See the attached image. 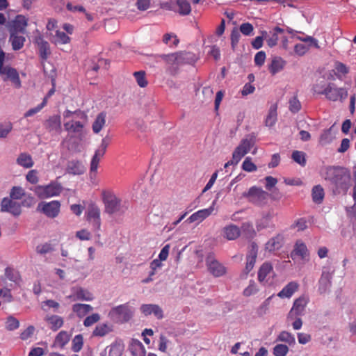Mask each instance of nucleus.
Listing matches in <instances>:
<instances>
[{"mask_svg": "<svg viewBox=\"0 0 356 356\" xmlns=\"http://www.w3.org/2000/svg\"><path fill=\"white\" fill-rule=\"evenodd\" d=\"M275 216V214L273 210L263 212L261 218L256 222L257 231L259 232L267 228L275 229V225L273 222V218Z\"/></svg>", "mask_w": 356, "mask_h": 356, "instance_id": "nucleus-11", "label": "nucleus"}, {"mask_svg": "<svg viewBox=\"0 0 356 356\" xmlns=\"http://www.w3.org/2000/svg\"><path fill=\"white\" fill-rule=\"evenodd\" d=\"M292 159L301 166L306 165L305 154L303 152L296 150L292 153Z\"/></svg>", "mask_w": 356, "mask_h": 356, "instance_id": "nucleus-50", "label": "nucleus"}, {"mask_svg": "<svg viewBox=\"0 0 356 356\" xmlns=\"http://www.w3.org/2000/svg\"><path fill=\"white\" fill-rule=\"evenodd\" d=\"M105 149L106 147L102 144V147L96 150L94 156L92 158L90 169V178L92 182V180L95 178L96 176L99 162L105 153Z\"/></svg>", "mask_w": 356, "mask_h": 356, "instance_id": "nucleus-17", "label": "nucleus"}, {"mask_svg": "<svg viewBox=\"0 0 356 356\" xmlns=\"http://www.w3.org/2000/svg\"><path fill=\"white\" fill-rule=\"evenodd\" d=\"M124 350V345L122 340H116L113 344V356H121Z\"/></svg>", "mask_w": 356, "mask_h": 356, "instance_id": "nucleus-53", "label": "nucleus"}, {"mask_svg": "<svg viewBox=\"0 0 356 356\" xmlns=\"http://www.w3.org/2000/svg\"><path fill=\"white\" fill-rule=\"evenodd\" d=\"M63 116L65 118H69L73 117L74 118H80L83 120H85L86 119V115H85V113H83V112H81L80 111H76L74 112H72L69 110H67L63 113Z\"/></svg>", "mask_w": 356, "mask_h": 356, "instance_id": "nucleus-62", "label": "nucleus"}, {"mask_svg": "<svg viewBox=\"0 0 356 356\" xmlns=\"http://www.w3.org/2000/svg\"><path fill=\"white\" fill-rule=\"evenodd\" d=\"M19 327V321L15 317L10 316L6 321V328L9 331L17 330Z\"/></svg>", "mask_w": 356, "mask_h": 356, "instance_id": "nucleus-51", "label": "nucleus"}, {"mask_svg": "<svg viewBox=\"0 0 356 356\" xmlns=\"http://www.w3.org/2000/svg\"><path fill=\"white\" fill-rule=\"evenodd\" d=\"M28 25V20L26 17L19 15L16 16L8 26L9 33H26V28Z\"/></svg>", "mask_w": 356, "mask_h": 356, "instance_id": "nucleus-12", "label": "nucleus"}, {"mask_svg": "<svg viewBox=\"0 0 356 356\" xmlns=\"http://www.w3.org/2000/svg\"><path fill=\"white\" fill-rule=\"evenodd\" d=\"M175 13L180 15H188L191 12V6L187 0H175Z\"/></svg>", "mask_w": 356, "mask_h": 356, "instance_id": "nucleus-30", "label": "nucleus"}, {"mask_svg": "<svg viewBox=\"0 0 356 356\" xmlns=\"http://www.w3.org/2000/svg\"><path fill=\"white\" fill-rule=\"evenodd\" d=\"M127 209V206L126 202L116 196L113 195V218L114 216H121Z\"/></svg>", "mask_w": 356, "mask_h": 356, "instance_id": "nucleus-27", "label": "nucleus"}, {"mask_svg": "<svg viewBox=\"0 0 356 356\" xmlns=\"http://www.w3.org/2000/svg\"><path fill=\"white\" fill-rule=\"evenodd\" d=\"M206 265L209 272L214 277H221L226 273V268L216 259L213 253L207 256Z\"/></svg>", "mask_w": 356, "mask_h": 356, "instance_id": "nucleus-8", "label": "nucleus"}, {"mask_svg": "<svg viewBox=\"0 0 356 356\" xmlns=\"http://www.w3.org/2000/svg\"><path fill=\"white\" fill-rule=\"evenodd\" d=\"M163 42L170 47H175L178 45L179 40L174 33H165L163 35Z\"/></svg>", "mask_w": 356, "mask_h": 356, "instance_id": "nucleus-39", "label": "nucleus"}, {"mask_svg": "<svg viewBox=\"0 0 356 356\" xmlns=\"http://www.w3.org/2000/svg\"><path fill=\"white\" fill-rule=\"evenodd\" d=\"M308 302L309 298L304 296L296 299L293 302L292 308L288 314V320H293L298 316L303 315Z\"/></svg>", "mask_w": 356, "mask_h": 356, "instance_id": "nucleus-10", "label": "nucleus"}, {"mask_svg": "<svg viewBox=\"0 0 356 356\" xmlns=\"http://www.w3.org/2000/svg\"><path fill=\"white\" fill-rule=\"evenodd\" d=\"M74 299L88 301L91 300L92 299V296L87 290L80 288L75 292Z\"/></svg>", "mask_w": 356, "mask_h": 356, "instance_id": "nucleus-46", "label": "nucleus"}, {"mask_svg": "<svg viewBox=\"0 0 356 356\" xmlns=\"http://www.w3.org/2000/svg\"><path fill=\"white\" fill-rule=\"evenodd\" d=\"M327 179L334 184L337 188L346 191L350 186V172L345 168H330L327 170Z\"/></svg>", "mask_w": 356, "mask_h": 356, "instance_id": "nucleus-1", "label": "nucleus"}, {"mask_svg": "<svg viewBox=\"0 0 356 356\" xmlns=\"http://www.w3.org/2000/svg\"><path fill=\"white\" fill-rule=\"evenodd\" d=\"M45 321L48 323L49 327L53 331L58 330L63 325V318L57 315L47 316Z\"/></svg>", "mask_w": 356, "mask_h": 356, "instance_id": "nucleus-32", "label": "nucleus"}, {"mask_svg": "<svg viewBox=\"0 0 356 356\" xmlns=\"http://www.w3.org/2000/svg\"><path fill=\"white\" fill-rule=\"evenodd\" d=\"M24 195V190L19 186H14L11 189L10 196L11 199L19 200Z\"/></svg>", "mask_w": 356, "mask_h": 356, "instance_id": "nucleus-60", "label": "nucleus"}, {"mask_svg": "<svg viewBox=\"0 0 356 356\" xmlns=\"http://www.w3.org/2000/svg\"><path fill=\"white\" fill-rule=\"evenodd\" d=\"M105 124V115L103 113H100L97 115L95 121L92 124V130L95 133H99L102 129Z\"/></svg>", "mask_w": 356, "mask_h": 356, "instance_id": "nucleus-45", "label": "nucleus"}, {"mask_svg": "<svg viewBox=\"0 0 356 356\" xmlns=\"http://www.w3.org/2000/svg\"><path fill=\"white\" fill-rule=\"evenodd\" d=\"M241 35L239 31L237 29L234 28L232 31L230 35L231 44L233 49H234L236 45L238 44Z\"/></svg>", "mask_w": 356, "mask_h": 356, "instance_id": "nucleus-64", "label": "nucleus"}, {"mask_svg": "<svg viewBox=\"0 0 356 356\" xmlns=\"http://www.w3.org/2000/svg\"><path fill=\"white\" fill-rule=\"evenodd\" d=\"M37 209L48 218H54L60 213V203L58 200H53L49 202H42L39 203Z\"/></svg>", "mask_w": 356, "mask_h": 356, "instance_id": "nucleus-9", "label": "nucleus"}, {"mask_svg": "<svg viewBox=\"0 0 356 356\" xmlns=\"http://www.w3.org/2000/svg\"><path fill=\"white\" fill-rule=\"evenodd\" d=\"M134 313V309L128 303L113 308V321L116 323H124L129 321Z\"/></svg>", "mask_w": 356, "mask_h": 356, "instance_id": "nucleus-5", "label": "nucleus"}, {"mask_svg": "<svg viewBox=\"0 0 356 356\" xmlns=\"http://www.w3.org/2000/svg\"><path fill=\"white\" fill-rule=\"evenodd\" d=\"M289 352V348L284 344H277L273 348L275 356H286Z\"/></svg>", "mask_w": 356, "mask_h": 356, "instance_id": "nucleus-59", "label": "nucleus"}, {"mask_svg": "<svg viewBox=\"0 0 356 356\" xmlns=\"http://www.w3.org/2000/svg\"><path fill=\"white\" fill-rule=\"evenodd\" d=\"M5 275L10 281L17 284L19 283L21 280L19 273L12 268L7 267L6 268Z\"/></svg>", "mask_w": 356, "mask_h": 356, "instance_id": "nucleus-38", "label": "nucleus"}, {"mask_svg": "<svg viewBox=\"0 0 356 356\" xmlns=\"http://www.w3.org/2000/svg\"><path fill=\"white\" fill-rule=\"evenodd\" d=\"M65 128L67 131H71L73 132H79L81 131L83 124L82 122L75 121L74 119L70 121L65 123Z\"/></svg>", "mask_w": 356, "mask_h": 356, "instance_id": "nucleus-40", "label": "nucleus"}, {"mask_svg": "<svg viewBox=\"0 0 356 356\" xmlns=\"http://www.w3.org/2000/svg\"><path fill=\"white\" fill-rule=\"evenodd\" d=\"M247 238H253L256 235V232L252 225L250 222H244L241 226V230Z\"/></svg>", "mask_w": 356, "mask_h": 356, "instance_id": "nucleus-43", "label": "nucleus"}, {"mask_svg": "<svg viewBox=\"0 0 356 356\" xmlns=\"http://www.w3.org/2000/svg\"><path fill=\"white\" fill-rule=\"evenodd\" d=\"M331 280V273L328 271H323L318 281V291L321 294H324L330 290L332 285Z\"/></svg>", "mask_w": 356, "mask_h": 356, "instance_id": "nucleus-19", "label": "nucleus"}, {"mask_svg": "<svg viewBox=\"0 0 356 356\" xmlns=\"http://www.w3.org/2000/svg\"><path fill=\"white\" fill-rule=\"evenodd\" d=\"M289 109L293 113H296L301 109L302 106L298 99L297 95L289 99Z\"/></svg>", "mask_w": 356, "mask_h": 356, "instance_id": "nucleus-44", "label": "nucleus"}, {"mask_svg": "<svg viewBox=\"0 0 356 356\" xmlns=\"http://www.w3.org/2000/svg\"><path fill=\"white\" fill-rule=\"evenodd\" d=\"M259 291V288L257 284L253 280H250L249 285L243 290V294L245 297H249L252 295L256 294Z\"/></svg>", "mask_w": 356, "mask_h": 356, "instance_id": "nucleus-48", "label": "nucleus"}, {"mask_svg": "<svg viewBox=\"0 0 356 356\" xmlns=\"http://www.w3.org/2000/svg\"><path fill=\"white\" fill-rule=\"evenodd\" d=\"M277 341L286 342L289 345L294 344L296 342L294 336L286 331L281 332L277 338Z\"/></svg>", "mask_w": 356, "mask_h": 356, "instance_id": "nucleus-42", "label": "nucleus"}, {"mask_svg": "<svg viewBox=\"0 0 356 356\" xmlns=\"http://www.w3.org/2000/svg\"><path fill=\"white\" fill-rule=\"evenodd\" d=\"M283 242L284 236L281 234H277L267 241L265 245V248L268 252L280 250L282 247Z\"/></svg>", "mask_w": 356, "mask_h": 356, "instance_id": "nucleus-22", "label": "nucleus"}, {"mask_svg": "<svg viewBox=\"0 0 356 356\" xmlns=\"http://www.w3.org/2000/svg\"><path fill=\"white\" fill-rule=\"evenodd\" d=\"M1 210L3 212H8L17 216L21 213V205L11 198L4 197L1 203Z\"/></svg>", "mask_w": 356, "mask_h": 356, "instance_id": "nucleus-13", "label": "nucleus"}, {"mask_svg": "<svg viewBox=\"0 0 356 356\" xmlns=\"http://www.w3.org/2000/svg\"><path fill=\"white\" fill-rule=\"evenodd\" d=\"M70 339V334L68 332L65 331H61L56 337L54 342L55 345L63 348L69 342Z\"/></svg>", "mask_w": 356, "mask_h": 356, "instance_id": "nucleus-37", "label": "nucleus"}, {"mask_svg": "<svg viewBox=\"0 0 356 356\" xmlns=\"http://www.w3.org/2000/svg\"><path fill=\"white\" fill-rule=\"evenodd\" d=\"M248 201L256 206L262 207L267 202L268 193L260 188L252 186L248 192L243 193Z\"/></svg>", "mask_w": 356, "mask_h": 356, "instance_id": "nucleus-3", "label": "nucleus"}, {"mask_svg": "<svg viewBox=\"0 0 356 356\" xmlns=\"http://www.w3.org/2000/svg\"><path fill=\"white\" fill-rule=\"evenodd\" d=\"M83 340L81 334H77L72 340V350L74 352H79L83 347Z\"/></svg>", "mask_w": 356, "mask_h": 356, "instance_id": "nucleus-56", "label": "nucleus"}, {"mask_svg": "<svg viewBox=\"0 0 356 356\" xmlns=\"http://www.w3.org/2000/svg\"><path fill=\"white\" fill-rule=\"evenodd\" d=\"M222 232L224 237L229 241L236 240L241 234V229L234 224H229L225 226Z\"/></svg>", "mask_w": 356, "mask_h": 356, "instance_id": "nucleus-24", "label": "nucleus"}, {"mask_svg": "<svg viewBox=\"0 0 356 356\" xmlns=\"http://www.w3.org/2000/svg\"><path fill=\"white\" fill-rule=\"evenodd\" d=\"M47 97H44L41 104L27 111L24 114L25 117H31L40 111L47 104Z\"/></svg>", "mask_w": 356, "mask_h": 356, "instance_id": "nucleus-54", "label": "nucleus"}, {"mask_svg": "<svg viewBox=\"0 0 356 356\" xmlns=\"http://www.w3.org/2000/svg\"><path fill=\"white\" fill-rule=\"evenodd\" d=\"M168 67L166 71L171 75H175L178 70V67L188 63L191 58V54L188 52H177L170 54H163L161 56Z\"/></svg>", "mask_w": 356, "mask_h": 356, "instance_id": "nucleus-2", "label": "nucleus"}, {"mask_svg": "<svg viewBox=\"0 0 356 356\" xmlns=\"http://www.w3.org/2000/svg\"><path fill=\"white\" fill-rule=\"evenodd\" d=\"M110 329L106 324L98 325L93 331V335L97 337H103L108 333Z\"/></svg>", "mask_w": 356, "mask_h": 356, "instance_id": "nucleus-55", "label": "nucleus"}, {"mask_svg": "<svg viewBox=\"0 0 356 356\" xmlns=\"http://www.w3.org/2000/svg\"><path fill=\"white\" fill-rule=\"evenodd\" d=\"M134 76L138 85L141 88H145L147 86L148 82L145 77V72L144 71L135 72Z\"/></svg>", "mask_w": 356, "mask_h": 356, "instance_id": "nucleus-47", "label": "nucleus"}, {"mask_svg": "<svg viewBox=\"0 0 356 356\" xmlns=\"http://www.w3.org/2000/svg\"><path fill=\"white\" fill-rule=\"evenodd\" d=\"M321 94L332 102H343L348 97V90L345 88H338L336 84L329 83Z\"/></svg>", "mask_w": 356, "mask_h": 356, "instance_id": "nucleus-4", "label": "nucleus"}, {"mask_svg": "<svg viewBox=\"0 0 356 356\" xmlns=\"http://www.w3.org/2000/svg\"><path fill=\"white\" fill-rule=\"evenodd\" d=\"M0 75L4 81H11L17 87L21 85L19 74L17 70L10 66H1Z\"/></svg>", "mask_w": 356, "mask_h": 356, "instance_id": "nucleus-14", "label": "nucleus"}, {"mask_svg": "<svg viewBox=\"0 0 356 356\" xmlns=\"http://www.w3.org/2000/svg\"><path fill=\"white\" fill-rule=\"evenodd\" d=\"M277 120V113L276 108H270L268 113V115L266 119V125L268 127H272L275 124Z\"/></svg>", "mask_w": 356, "mask_h": 356, "instance_id": "nucleus-63", "label": "nucleus"}, {"mask_svg": "<svg viewBox=\"0 0 356 356\" xmlns=\"http://www.w3.org/2000/svg\"><path fill=\"white\" fill-rule=\"evenodd\" d=\"M286 63V62L282 57L275 56L268 65V70L272 75H275L284 68Z\"/></svg>", "mask_w": 356, "mask_h": 356, "instance_id": "nucleus-25", "label": "nucleus"}, {"mask_svg": "<svg viewBox=\"0 0 356 356\" xmlns=\"http://www.w3.org/2000/svg\"><path fill=\"white\" fill-rule=\"evenodd\" d=\"M92 310V307L87 304H74L72 305V312L79 318H83Z\"/></svg>", "mask_w": 356, "mask_h": 356, "instance_id": "nucleus-33", "label": "nucleus"}, {"mask_svg": "<svg viewBox=\"0 0 356 356\" xmlns=\"http://www.w3.org/2000/svg\"><path fill=\"white\" fill-rule=\"evenodd\" d=\"M129 350L132 356H145L146 351L143 343L136 339H132Z\"/></svg>", "mask_w": 356, "mask_h": 356, "instance_id": "nucleus-28", "label": "nucleus"}, {"mask_svg": "<svg viewBox=\"0 0 356 356\" xmlns=\"http://www.w3.org/2000/svg\"><path fill=\"white\" fill-rule=\"evenodd\" d=\"M34 42L38 47L40 58L44 60H47L51 54L50 45L48 42L44 40L43 36L39 33L35 37Z\"/></svg>", "mask_w": 356, "mask_h": 356, "instance_id": "nucleus-15", "label": "nucleus"}, {"mask_svg": "<svg viewBox=\"0 0 356 356\" xmlns=\"http://www.w3.org/2000/svg\"><path fill=\"white\" fill-rule=\"evenodd\" d=\"M86 218L95 229L100 227V211L94 204H90L88 207Z\"/></svg>", "mask_w": 356, "mask_h": 356, "instance_id": "nucleus-16", "label": "nucleus"}, {"mask_svg": "<svg viewBox=\"0 0 356 356\" xmlns=\"http://www.w3.org/2000/svg\"><path fill=\"white\" fill-rule=\"evenodd\" d=\"M333 137L330 129L325 130L321 135L319 142L322 145H325L332 141Z\"/></svg>", "mask_w": 356, "mask_h": 356, "instance_id": "nucleus-61", "label": "nucleus"}, {"mask_svg": "<svg viewBox=\"0 0 356 356\" xmlns=\"http://www.w3.org/2000/svg\"><path fill=\"white\" fill-rule=\"evenodd\" d=\"M60 117L53 115L45 122L44 126L50 131H58L60 129Z\"/></svg>", "mask_w": 356, "mask_h": 356, "instance_id": "nucleus-36", "label": "nucleus"}, {"mask_svg": "<svg viewBox=\"0 0 356 356\" xmlns=\"http://www.w3.org/2000/svg\"><path fill=\"white\" fill-rule=\"evenodd\" d=\"M258 247L255 243H252L246 257L245 273H249L253 268L257 257Z\"/></svg>", "mask_w": 356, "mask_h": 356, "instance_id": "nucleus-18", "label": "nucleus"}, {"mask_svg": "<svg viewBox=\"0 0 356 356\" xmlns=\"http://www.w3.org/2000/svg\"><path fill=\"white\" fill-rule=\"evenodd\" d=\"M262 35L256 37L252 42L251 44L255 49H259L263 46V41L264 38H266L268 35L266 31L261 32Z\"/></svg>", "mask_w": 356, "mask_h": 356, "instance_id": "nucleus-58", "label": "nucleus"}, {"mask_svg": "<svg viewBox=\"0 0 356 356\" xmlns=\"http://www.w3.org/2000/svg\"><path fill=\"white\" fill-rule=\"evenodd\" d=\"M274 275L272 264L269 262H264L258 270V281L264 286H270L273 284Z\"/></svg>", "mask_w": 356, "mask_h": 356, "instance_id": "nucleus-7", "label": "nucleus"}, {"mask_svg": "<svg viewBox=\"0 0 356 356\" xmlns=\"http://www.w3.org/2000/svg\"><path fill=\"white\" fill-rule=\"evenodd\" d=\"M16 161L19 165L25 168H31L34 164L31 156L26 152L21 153Z\"/></svg>", "mask_w": 356, "mask_h": 356, "instance_id": "nucleus-34", "label": "nucleus"}, {"mask_svg": "<svg viewBox=\"0 0 356 356\" xmlns=\"http://www.w3.org/2000/svg\"><path fill=\"white\" fill-rule=\"evenodd\" d=\"M13 129V124L10 122L0 124V138H5Z\"/></svg>", "mask_w": 356, "mask_h": 356, "instance_id": "nucleus-57", "label": "nucleus"}, {"mask_svg": "<svg viewBox=\"0 0 356 356\" xmlns=\"http://www.w3.org/2000/svg\"><path fill=\"white\" fill-rule=\"evenodd\" d=\"M254 141L252 138L243 139L237 146L245 154H248L253 147Z\"/></svg>", "mask_w": 356, "mask_h": 356, "instance_id": "nucleus-41", "label": "nucleus"}, {"mask_svg": "<svg viewBox=\"0 0 356 356\" xmlns=\"http://www.w3.org/2000/svg\"><path fill=\"white\" fill-rule=\"evenodd\" d=\"M293 252L296 255L300 256L304 259L307 253V248L304 243L297 242L295 245Z\"/></svg>", "mask_w": 356, "mask_h": 356, "instance_id": "nucleus-49", "label": "nucleus"}, {"mask_svg": "<svg viewBox=\"0 0 356 356\" xmlns=\"http://www.w3.org/2000/svg\"><path fill=\"white\" fill-rule=\"evenodd\" d=\"M66 170L68 173L74 175H82L86 171V167L81 161L72 160L68 162Z\"/></svg>", "mask_w": 356, "mask_h": 356, "instance_id": "nucleus-26", "label": "nucleus"}, {"mask_svg": "<svg viewBox=\"0 0 356 356\" xmlns=\"http://www.w3.org/2000/svg\"><path fill=\"white\" fill-rule=\"evenodd\" d=\"M214 208L213 206L207 208L199 210L193 213L186 220L188 223H191L195 221L202 222L205 218L209 217L213 211Z\"/></svg>", "mask_w": 356, "mask_h": 356, "instance_id": "nucleus-21", "label": "nucleus"}, {"mask_svg": "<svg viewBox=\"0 0 356 356\" xmlns=\"http://www.w3.org/2000/svg\"><path fill=\"white\" fill-rule=\"evenodd\" d=\"M242 169L244 171L251 172H254L257 170V165L252 161V159L250 157H246L243 162Z\"/></svg>", "mask_w": 356, "mask_h": 356, "instance_id": "nucleus-52", "label": "nucleus"}, {"mask_svg": "<svg viewBox=\"0 0 356 356\" xmlns=\"http://www.w3.org/2000/svg\"><path fill=\"white\" fill-rule=\"evenodd\" d=\"M140 311L145 316L153 314L158 319L163 318V310L157 305L144 304L140 307Z\"/></svg>", "mask_w": 356, "mask_h": 356, "instance_id": "nucleus-20", "label": "nucleus"}, {"mask_svg": "<svg viewBox=\"0 0 356 356\" xmlns=\"http://www.w3.org/2000/svg\"><path fill=\"white\" fill-rule=\"evenodd\" d=\"M50 40L56 45L65 44L70 42V38L65 32L57 30L55 35L51 36Z\"/></svg>", "mask_w": 356, "mask_h": 356, "instance_id": "nucleus-31", "label": "nucleus"}, {"mask_svg": "<svg viewBox=\"0 0 356 356\" xmlns=\"http://www.w3.org/2000/svg\"><path fill=\"white\" fill-rule=\"evenodd\" d=\"M299 289V284L292 281L289 282L278 293L280 298H290Z\"/></svg>", "mask_w": 356, "mask_h": 356, "instance_id": "nucleus-23", "label": "nucleus"}, {"mask_svg": "<svg viewBox=\"0 0 356 356\" xmlns=\"http://www.w3.org/2000/svg\"><path fill=\"white\" fill-rule=\"evenodd\" d=\"M61 191L60 184L51 183L49 185L37 186L35 192L40 198L44 199L57 196L61 193Z\"/></svg>", "mask_w": 356, "mask_h": 356, "instance_id": "nucleus-6", "label": "nucleus"}, {"mask_svg": "<svg viewBox=\"0 0 356 356\" xmlns=\"http://www.w3.org/2000/svg\"><path fill=\"white\" fill-rule=\"evenodd\" d=\"M325 196L323 188L321 185H316L312 190V200L316 204L322 203Z\"/></svg>", "mask_w": 356, "mask_h": 356, "instance_id": "nucleus-35", "label": "nucleus"}, {"mask_svg": "<svg viewBox=\"0 0 356 356\" xmlns=\"http://www.w3.org/2000/svg\"><path fill=\"white\" fill-rule=\"evenodd\" d=\"M25 41V37L19 35L18 33H10L9 42L11 43L13 50L21 49L24 47Z\"/></svg>", "mask_w": 356, "mask_h": 356, "instance_id": "nucleus-29", "label": "nucleus"}]
</instances>
